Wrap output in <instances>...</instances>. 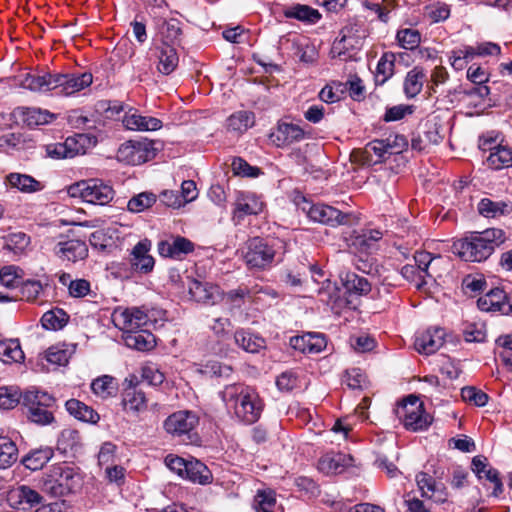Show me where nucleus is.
<instances>
[{"label": "nucleus", "mask_w": 512, "mask_h": 512, "mask_svg": "<svg viewBox=\"0 0 512 512\" xmlns=\"http://www.w3.org/2000/svg\"><path fill=\"white\" fill-rule=\"evenodd\" d=\"M122 123L132 131H154L160 128V120L151 116H143L137 110L125 113Z\"/></svg>", "instance_id": "obj_22"}, {"label": "nucleus", "mask_w": 512, "mask_h": 512, "mask_svg": "<svg viewBox=\"0 0 512 512\" xmlns=\"http://www.w3.org/2000/svg\"><path fill=\"white\" fill-rule=\"evenodd\" d=\"M20 400V394L18 391L7 387L0 388V408L12 409Z\"/></svg>", "instance_id": "obj_62"}, {"label": "nucleus", "mask_w": 512, "mask_h": 512, "mask_svg": "<svg viewBox=\"0 0 512 512\" xmlns=\"http://www.w3.org/2000/svg\"><path fill=\"white\" fill-rule=\"evenodd\" d=\"M54 451L50 447H42L32 450L22 458V464L29 470L37 471L44 467L46 463L53 457Z\"/></svg>", "instance_id": "obj_32"}, {"label": "nucleus", "mask_w": 512, "mask_h": 512, "mask_svg": "<svg viewBox=\"0 0 512 512\" xmlns=\"http://www.w3.org/2000/svg\"><path fill=\"white\" fill-rule=\"evenodd\" d=\"M490 168L500 170L512 166V148L504 145H497L491 149L487 158Z\"/></svg>", "instance_id": "obj_35"}, {"label": "nucleus", "mask_w": 512, "mask_h": 512, "mask_svg": "<svg viewBox=\"0 0 512 512\" xmlns=\"http://www.w3.org/2000/svg\"><path fill=\"white\" fill-rule=\"evenodd\" d=\"M234 340L239 347L249 353H258L265 347V340L262 337L244 329L235 332Z\"/></svg>", "instance_id": "obj_33"}, {"label": "nucleus", "mask_w": 512, "mask_h": 512, "mask_svg": "<svg viewBox=\"0 0 512 512\" xmlns=\"http://www.w3.org/2000/svg\"><path fill=\"white\" fill-rule=\"evenodd\" d=\"M91 389L94 394L105 399L116 393L117 383L112 376L103 375L91 383Z\"/></svg>", "instance_id": "obj_46"}, {"label": "nucleus", "mask_w": 512, "mask_h": 512, "mask_svg": "<svg viewBox=\"0 0 512 512\" xmlns=\"http://www.w3.org/2000/svg\"><path fill=\"white\" fill-rule=\"evenodd\" d=\"M254 505L256 512H273L276 505L273 492L259 491L255 496Z\"/></svg>", "instance_id": "obj_54"}, {"label": "nucleus", "mask_w": 512, "mask_h": 512, "mask_svg": "<svg viewBox=\"0 0 512 512\" xmlns=\"http://www.w3.org/2000/svg\"><path fill=\"white\" fill-rule=\"evenodd\" d=\"M68 315L62 309L47 311L41 318L42 326L47 330L62 329L68 322Z\"/></svg>", "instance_id": "obj_47"}, {"label": "nucleus", "mask_w": 512, "mask_h": 512, "mask_svg": "<svg viewBox=\"0 0 512 512\" xmlns=\"http://www.w3.org/2000/svg\"><path fill=\"white\" fill-rule=\"evenodd\" d=\"M14 115L29 127L45 125L56 118L50 111L37 107H18L14 110Z\"/></svg>", "instance_id": "obj_21"}, {"label": "nucleus", "mask_w": 512, "mask_h": 512, "mask_svg": "<svg viewBox=\"0 0 512 512\" xmlns=\"http://www.w3.org/2000/svg\"><path fill=\"white\" fill-rule=\"evenodd\" d=\"M182 36L181 22L176 18H169L162 23V46L177 47Z\"/></svg>", "instance_id": "obj_36"}, {"label": "nucleus", "mask_w": 512, "mask_h": 512, "mask_svg": "<svg viewBox=\"0 0 512 512\" xmlns=\"http://www.w3.org/2000/svg\"><path fill=\"white\" fill-rule=\"evenodd\" d=\"M305 138L304 130L296 124L279 121L276 128L269 134L270 141L276 147H287Z\"/></svg>", "instance_id": "obj_15"}, {"label": "nucleus", "mask_w": 512, "mask_h": 512, "mask_svg": "<svg viewBox=\"0 0 512 512\" xmlns=\"http://www.w3.org/2000/svg\"><path fill=\"white\" fill-rule=\"evenodd\" d=\"M307 214L312 221L332 227L349 224L352 216L326 204H313Z\"/></svg>", "instance_id": "obj_13"}, {"label": "nucleus", "mask_w": 512, "mask_h": 512, "mask_svg": "<svg viewBox=\"0 0 512 512\" xmlns=\"http://www.w3.org/2000/svg\"><path fill=\"white\" fill-rule=\"evenodd\" d=\"M179 57L176 47L166 46L162 47V74H170L178 66Z\"/></svg>", "instance_id": "obj_53"}, {"label": "nucleus", "mask_w": 512, "mask_h": 512, "mask_svg": "<svg viewBox=\"0 0 512 512\" xmlns=\"http://www.w3.org/2000/svg\"><path fill=\"white\" fill-rule=\"evenodd\" d=\"M42 290V284L37 280H27L23 282L20 287L22 298L27 301H34L37 299Z\"/></svg>", "instance_id": "obj_61"}, {"label": "nucleus", "mask_w": 512, "mask_h": 512, "mask_svg": "<svg viewBox=\"0 0 512 512\" xmlns=\"http://www.w3.org/2000/svg\"><path fill=\"white\" fill-rule=\"evenodd\" d=\"M53 254L61 261L76 263L88 257V246L81 239H67L61 237L54 245Z\"/></svg>", "instance_id": "obj_11"}, {"label": "nucleus", "mask_w": 512, "mask_h": 512, "mask_svg": "<svg viewBox=\"0 0 512 512\" xmlns=\"http://www.w3.org/2000/svg\"><path fill=\"white\" fill-rule=\"evenodd\" d=\"M195 245L189 239L177 236L172 243L162 241V256L172 259H182L194 251Z\"/></svg>", "instance_id": "obj_29"}, {"label": "nucleus", "mask_w": 512, "mask_h": 512, "mask_svg": "<svg viewBox=\"0 0 512 512\" xmlns=\"http://www.w3.org/2000/svg\"><path fill=\"white\" fill-rule=\"evenodd\" d=\"M396 39L402 48L413 50L419 46L421 35L418 30L405 28L397 32Z\"/></svg>", "instance_id": "obj_51"}, {"label": "nucleus", "mask_w": 512, "mask_h": 512, "mask_svg": "<svg viewBox=\"0 0 512 512\" xmlns=\"http://www.w3.org/2000/svg\"><path fill=\"white\" fill-rule=\"evenodd\" d=\"M71 197L81 198L84 202L94 205H107L114 196L113 187L99 179L82 180L68 188Z\"/></svg>", "instance_id": "obj_4"}, {"label": "nucleus", "mask_w": 512, "mask_h": 512, "mask_svg": "<svg viewBox=\"0 0 512 512\" xmlns=\"http://www.w3.org/2000/svg\"><path fill=\"white\" fill-rule=\"evenodd\" d=\"M290 346L304 354H318L326 348L327 341L324 334L308 332L291 337Z\"/></svg>", "instance_id": "obj_18"}, {"label": "nucleus", "mask_w": 512, "mask_h": 512, "mask_svg": "<svg viewBox=\"0 0 512 512\" xmlns=\"http://www.w3.org/2000/svg\"><path fill=\"white\" fill-rule=\"evenodd\" d=\"M56 73H27L20 82L21 87L32 92L45 93L55 91Z\"/></svg>", "instance_id": "obj_20"}, {"label": "nucleus", "mask_w": 512, "mask_h": 512, "mask_svg": "<svg viewBox=\"0 0 512 512\" xmlns=\"http://www.w3.org/2000/svg\"><path fill=\"white\" fill-rule=\"evenodd\" d=\"M24 353L18 340L0 341V361L4 363L20 362Z\"/></svg>", "instance_id": "obj_44"}, {"label": "nucleus", "mask_w": 512, "mask_h": 512, "mask_svg": "<svg viewBox=\"0 0 512 512\" xmlns=\"http://www.w3.org/2000/svg\"><path fill=\"white\" fill-rule=\"evenodd\" d=\"M154 156L153 143L146 141H126L117 151V159L129 165H140Z\"/></svg>", "instance_id": "obj_9"}, {"label": "nucleus", "mask_w": 512, "mask_h": 512, "mask_svg": "<svg viewBox=\"0 0 512 512\" xmlns=\"http://www.w3.org/2000/svg\"><path fill=\"white\" fill-rule=\"evenodd\" d=\"M93 82L91 73L61 74L56 73L55 91L58 95L70 96L89 87Z\"/></svg>", "instance_id": "obj_14"}, {"label": "nucleus", "mask_w": 512, "mask_h": 512, "mask_svg": "<svg viewBox=\"0 0 512 512\" xmlns=\"http://www.w3.org/2000/svg\"><path fill=\"white\" fill-rule=\"evenodd\" d=\"M342 283L347 292L357 295H367L371 291V284L367 278L356 273L348 272L342 278Z\"/></svg>", "instance_id": "obj_40"}, {"label": "nucleus", "mask_w": 512, "mask_h": 512, "mask_svg": "<svg viewBox=\"0 0 512 512\" xmlns=\"http://www.w3.org/2000/svg\"><path fill=\"white\" fill-rule=\"evenodd\" d=\"M157 197L150 192H142L133 196L127 203L128 211L132 213L143 212L156 203Z\"/></svg>", "instance_id": "obj_48"}, {"label": "nucleus", "mask_w": 512, "mask_h": 512, "mask_svg": "<svg viewBox=\"0 0 512 512\" xmlns=\"http://www.w3.org/2000/svg\"><path fill=\"white\" fill-rule=\"evenodd\" d=\"M202 372L211 377H228L232 373V367L222 364L218 361H208L202 369Z\"/></svg>", "instance_id": "obj_58"}, {"label": "nucleus", "mask_w": 512, "mask_h": 512, "mask_svg": "<svg viewBox=\"0 0 512 512\" xmlns=\"http://www.w3.org/2000/svg\"><path fill=\"white\" fill-rule=\"evenodd\" d=\"M65 408L71 416L82 422L96 424L100 420V415L92 407L77 399L66 401Z\"/></svg>", "instance_id": "obj_28"}, {"label": "nucleus", "mask_w": 512, "mask_h": 512, "mask_svg": "<svg viewBox=\"0 0 512 512\" xmlns=\"http://www.w3.org/2000/svg\"><path fill=\"white\" fill-rule=\"evenodd\" d=\"M122 406L127 412L137 413L143 411L147 406L145 394L136 389H124Z\"/></svg>", "instance_id": "obj_37"}, {"label": "nucleus", "mask_w": 512, "mask_h": 512, "mask_svg": "<svg viewBox=\"0 0 512 512\" xmlns=\"http://www.w3.org/2000/svg\"><path fill=\"white\" fill-rule=\"evenodd\" d=\"M7 181L11 187L25 193H33L42 189L39 181L26 174L11 173L7 176Z\"/></svg>", "instance_id": "obj_39"}, {"label": "nucleus", "mask_w": 512, "mask_h": 512, "mask_svg": "<svg viewBox=\"0 0 512 512\" xmlns=\"http://www.w3.org/2000/svg\"><path fill=\"white\" fill-rule=\"evenodd\" d=\"M114 325L126 334L139 331L147 321V315L138 308H116L112 313Z\"/></svg>", "instance_id": "obj_10"}, {"label": "nucleus", "mask_w": 512, "mask_h": 512, "mask_svg": "<svg viewBox=\"0 0 512 512\" xmlns=\"http://www.w3.org/2000/svg\"><path fill=\"white\" fill-rule=\"evenodd\" d=\"M426 80V73L423 67L415 66L407 72L404 83L403 91L408 99L415 98L423 89Z\"/></svg>", "instance_id": "obj_27"}, {"label": "nucleus", "mask_w": 512, "mask_h": 512, "mask_svg": "<svg viewBox=\"0 0 512 512\" xmlns=\"http://www.w3.org/2000/svg\"><path fill=\"white\" fill-rule=\"evenodd\" d=\"M352 457L343 453H327L318 461V469L325 474L342 473L345 467L350 466Z\"/></svg>", "instance_id": "obj_24"}, {"label": "nucleus", "mask_w": 512, "mask_h": 512, "mask_svg": "<svg viewBox=\"0 0 512 512\" xmlns=\"http://www.w3.org/2000/svg\"><path fill=\"white\" fill-rule=\"evenodd\" d=\"M505 241L506 234L502 229L488 228L481 232H472L469 236L456 240L452 245V251L464 261L483 262Z\"/></svg>", "instance_id": "obj_1"}, {"label": "nucleus", "mask_w": 512, "mask_h": 512, "mask_svg": "<svg viewBox=\"0 0 512 512\" xmlns=\"http://www.w3.org/2000/svg\"><path fill=\"white\" fill-rule=\"evenodd\" d=\"M199 423L197 415L191 411H177L164 422L167 433L173 436H186L190 443H197L199 437L194 429Z\"/></svg>", "instance_id": "obj_7"}, {"label": "nucleus", "mask_w": 512, "mask_h": 512, "mask_svg": "<svg viewBox=\"0 0 512 512\" xmlns=\"http://www.w3.org/2000/svg\"><path fill=\"white\" fill-rule=\"evenodd\" d=\"M91 138L87 134L79 133L67 137L62 143H52L46 146V154L53 159L74 158L86 153Z\"/></svg>", "instance_id": "obj_8"}, {"label": "nucleus", "mask_w": 512, "mask_h": 512, "mask_svg": "<svg viewBox=\"0 0 512 512\" xmlns=\"http://www.w3.org/2000/svg\"><path fill=\"white\" fill-rule=\"evenodd\" d=\"M423 407L422 403L419 402V399L415 395H409L406 399H404L398 407L395 409V413L399 419L406 417L409 412L420 409Z\"/></svg>", "instance_id": "obj_60"}, {"label": "nucleus", "mask_w": 512, "mask_h": 512, "mask_svg": "<svg viewBox=\"0 0 512 512\" xmlns=\"http://www.w3.org/2000/svg\"><path fill=\"white\" fill-rule=\"evenodd\" d=\"M55 398L44 391L28 390L23 395V404L28 410V419L38 425H49L55 418L51 408Z\"/></svg>", "instance_id": "obj_5"}, {"label": "nucleus", "mask_w": 512, "mask_h": 512, "mask_svg": "<svg viewBox=\"0 0 512 512\" xmlns=\"http://www.w3.org/2000/svg\"><path fill=\"white\" fill-rule=\"evenodd\" d=\"M187 460L177 455L169 454L164 459L165 467L168 471L184 478L185 472H187Z\"/></svg>", "instance_id": "obj_57"}, {"label": "nucleus", "mask_w": 512, "mask_h": 512, "mask_svg": "<svg viewBox=\"0 0 512 512\" xmlns=\"http://www.w3.org/2000/svg\"><path fill=\"white\" fill-rule=\"evenodd\" d=\"M293 48L295 57L302 63L311 64L317 59L318 54L315 47L310 45L306 40L294 41Z\"/></svg>", "instance_id": "obj_50"}, {"label": "nucleus", "mask_w": 512, "mask_h": 512, "mask_svg": "<svg viewBox=\"0 0 512 512\" xmlns=\"http://www.w3.org/2000/svg\"><path fill=\"white\" fill-rule=\"evenodd\" d=\"M184 478L193 483L207 485L212 482V473L208 467L199 460H190Z\"/></svg>", "instance_id": "obj_34"}, {"label": "nucleus", "mask_w": 512, "mask_h": 512, "mask_svg": "<svg viewBox=\"0 0 512 512\" xmlns=\"http://www.w3.org/2000/svg\"><path fill=\"white\" fill-rule=\"evenodd\" d=\"M298 385V378L292 371L281 373L276 379V386L280 391L290 392Z\"/></svg>", "instance_id": "obj_63"}, {"label": "nucleus", "mask_w": 512, "mask_h": 512, "mask_svg": "<svg viewBox=\"0 0 512 512\" xmlns=\"http://www.w3.org/2000/svg\"><path fill=\"white\" fill-rule=\"evenodd\" d=\"M123 340L127 347L139 351H148L156 345V337L145 329L126 334V336H123Z\"/></svg>", "instance_id": "obj_31"}, {"label": "nucleus", "mask_w": 512, "mask_h": 512, "mask_svg": "<svg viewBox=\"0 0 512 512\" xmlns=\"http://www.w3.org/2000/svg\"><path fill=\"white\" fill-rule=\"evenodd\" d=\"M188 291L192 299L203 304H216L220 299V289L209 282H201L187 277Z\"/></svg>", "instance_id": "obj_17"}, {"label": "nucleus", "mask_w": 512, "mask_h": 512, "mask_svg": "<svg viewBox=\"0 0 512 512\" xmlns=\"http://www.w3.org/2000/svg\"><path fill=\"white\" fill-rule=\"evenodd\" d=\"M30 244V237L24 232H14L5 238V248L14 254H22Z\"/></svg>", "instance_id": "obj_49"}, {"label": "nucleus", "mask_w": 512, "mask_h": 512, "mask_svg": "<svg viewBox=\"0 0 512 512\" xmlns=\"http://www.w3.org/2000/svg\"><path fill=\"white\" fill-rule=\"evenodd\" d=\"M383 237L379 229L364 228L354 231L348 238V246L357 252L370 253L377 246V242Z\"/></svg>", "instance_id": "obj_16"}, {"label": "nucleus", "mask_w": 512, "mask_h": 512, "mask_svg": "<svg viewBox=\"0 0 512 512\" xmlns=\"http://www.w3.org/2000/svg\"><path fill=\"white\" fill-rule=\"evenodd\" d=\"M254 125V114L249 111H238L227 119L228 130L243 133Z\"/></svg>", "instance_id": "obj_42"}, {"label": "nucleus", "mask_w": 512, "mask_h": 512, "mask_svg": "<svg viewBox=\"0 0 512 512\" xmlns=\"http://www.w3.org/2000/svg\"><path fill=\"white\" fill-rule=\"evenodd\" d=\"M276 250L268 240L254 237L247 241L244 261L251 270H265L272 266Z\"/></svg>", "instance_id": "obj_6"}, {"label": "nucleus", "mask_w": 512, "mask_h": 512, "mask_svg": "<svg viewBox=\"0 0 512 512\" xmlns=\"http://www.w3.org/2000/svg\"><path fill=\"white\" fill-rule=\"evenodd\" d=\"M445 331L442 328L427 329L415 338V349L425 355H430L439 350L444 344Z\"/></svg>", "instance_id": "obj_19"}, {"label": "nucleus", "mask_w": 512, "mask_h": 512, "mask_svg": "<svg viewBox=\"0 0 512 512\" xmlns=\"http://www.w3.org/2000/svg\"><path fill=\"white\" fill-rule=\"evenodd\" d=\"M477 306L482 311L510 315L512 314V290L507 293L500 288L491 289L477 300Z\"/></svg>", "instance_id": "obj_12"}, {"label": "nucleus", "mask_w": 512, "mask_h": 512, "mask_svg": "<svg viewBox=\"0 0 512 512\" xmlns=\"http://www.w3.org/2000/svg\"><path fill=\"white\" fill-rule=\"evenodd\" d=\"M82 479L80 474L66 463H60L52 466L47 474L43 487L46 492L61 497L80 489Z\"/></svg>", "instance_id": "obj_3"}, {"label": "nucleus", "mask_w": 512, "mask_h": 512, "mask_svg": "<svg viewBox=\"0 0 512 512\" xmlns=\"http://www.w3.org/2000/svg\"><path fill=\"white\" fill-rule=\"evenodd\" d=\"M461 397L464 401L474 404L478 407H483L488 402V395L482 390L473 386H467L461 389Z\"/></svg>", "instance_id": "obj_52"}, {"label": "nucleus", "mask_w": 512, "mask_h": 512, "mask_svg": "<svg viewBox=\"0 0 512 512\" xmlns=\"http://www.w3.org/2000/svg\"><path fill=\"white\" fill-rule=\"evenodd\" d=\"M18 457L16 444L7 436H0V469L12 466Z\"/></svg>", "instance_id": "obj_41"}, {"label": "nucleus", "mask_w": 512, "mask_h": 512, "mask_svg": "<svg viewBox=\"0 0 512 512\" xmlns=\"http://www.w3.org/2000/svg\"><path fill=\"white\" fill-rule=\"evenodd\" d=\"M395 54L392 52H385L378 61L376 67V82L384 84L394 73Z\"/></svg>", "instance_id": "obj_43"}, {"label": "nucleus", "mask_w": 512, "mask_h": 512, "mask_svg": "<svg viewBox=\"0 0 512 512\" xmlns=\"http://www.w3.org/2000/svg\"><path fill=\"white\" fill-rule=\"evenodd\" d=\"M478 56L477 47L474 48L472 46H466L464 49L454 50L452 51V56L450 57L451 65L455 69H462L465 65L464 60L472 59L474 56Z\"/></svg>", "instance_id": "obj_55"}, {"label": "nucleus", "mask_w": 512, "mask_h": 512, "mask_svg": "<svg viewBox=\"0 0 512 512\" xmlns=\"http://www.w3.org/2000/svg\"><path fill=\"white\" fill-rule=\"evenodd\" d=\"M392 149V144L390 138H387L386 140H374L370 143H368L364 148V154H375L377 156L378 162H380L386 153H388V150Z\"/></svg>", "instance_id": "obj_56"}, {"label": "nucleus", "mask_w": 512, "mask_h": 512, "mask_svg": "<svg viewBox=\"0 0 512 512\" xmlns=\"http://www.w3.org/2000/svg\"><path fill=\"white\" fill-rule=\"evenodd\" d=\"M407 430L422 431L426 430L432 423V418L429 414L425 413L423 407L415 412H409L406 417L400 419Z\"/></svg>", "instance_id": "obj_38"}, {"label": "nucleus", "mask_w": 512, "mask_h": 512, "mask_svg": "<svg viewBox=\"0 0 512 512\" xmlns=\"http://www.w3.org/2000/svg\"><path fill=\"white\" fill-rule=\"evenodd\" d=\"M477 209L479 214L485 218H498L512 212V202L483 198L479 201Z\"/></svg>", "instance_id": "obj_26"}, {"label": "nucleus", "mask_w": 512, "mask_h": 512, "mask_svg": "<svg viewBox=\"0 0 512 512\" xmlns=\"http://www.w3.org/2000/svg\"><path fill=\"white\" fill-rule=\"evenodd\" d=\"M40 494L29 486L22 485L9 494L11 505L23 510H28L41 502Z\"/></svg>", "instance_id": "obj_23"}, {"label": "nucleus", "mask_w": 512, "mask_h": 512, "mask_svg": "<svg viewBox=\"0 0 512 512\" xmlns=\"http://www.w3.org/2000/svg\"><path fill=\"white\" fill-rule=\"evenodd\" d=\"M150 246V241L143 240L133 248L131 264L136 270L147 273L153 269L155 262L153 257L148 254Z\"/></svg>", "instance_id": "obj_25"}, {"label": "nucleus", "mask_w": 512, "mask_h": 512, "mask_svg": "<svg viewBox=\"0 0 512 512\" xmlns=\"http://www.w3.org/2000/svg\"><path fill=\"white\" fill-rule=\"evenodd\" d=\"M232 168L235 174L246 177H256L260 173L259 168L250 166L242 158L234 159L232 162Z\"/></svg>", "instance_id": "obj_64"}, {"label": "nucleus", "mask_w": 512, "mask_h": 512, "mask_svg": "<svg viewBox=\"0 0 512 512\" xmlns=\"http://www.w3.org/2000/svg\"><path fill=\"white\" fill-rule=\"evenodd\" d=\"M341 86V83L336 82H333L332 84H327L321 89L319 93V98L326 103L338 102L343 94V89L341 88Z\"/></svg>", "instance_id": "obj_59"}, {"label": "nucleus", "mask_w": 512, "mask_h": 512, "mask_svg": "<svg viewBox=\"0 0 512 512\" xmlns=\"http://www.w3.org/2000/svg\"><path fill=\"white\" fill-rule=\"evenodd\" d=\"M284 15L287 18H294L300 21H307L310 23H316L320 18L321 14L318 10L311 8L307 5L297 4L285 10Z\"/></svg>", "instance_id": "obj_45"}, {"label": "nucleus", "mask_w": 512, "mask_h": 512, "mask_svg": "<svg viewBox=\"0 0 512 512\" xmlns=\"http://www.w3.org/2000/svg\"><path fill=\"white\" fill-rule=\"evenodd\" d=\"M263 209V202L253 193H241L236 200L234 213L238 217L257 215Z\"/></svg>", "instance_id": "obj_30"}, {"label": "nucleus", "mask_w": 512, "mask_h": 512, "mask_svg": "<svg viewBox=\"0 0 512 512\" xmlns=\"http://www.w3.org/2000/svg\"><path fill=\"white\" fill-rule=\"evenodd\" d=\"M228 411H233L238 420L245 424H253L261 416L263 403L258 393L244 384L225 386L220 393Z\"/></svg>", "instance_id": "obj_2"}]
</instances>
